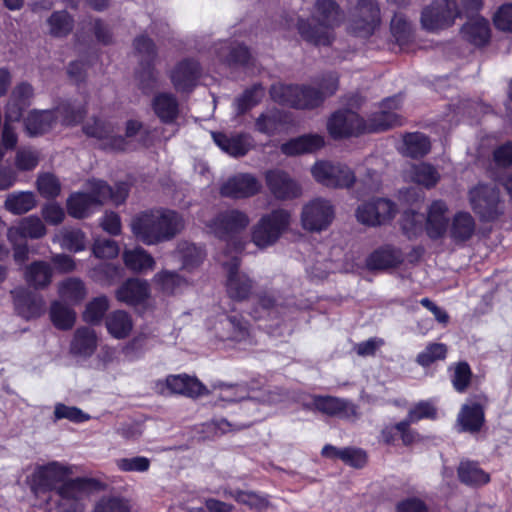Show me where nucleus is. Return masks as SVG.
Listing matches in <instances>:
<instances>
[{"label":"nucleus","mask_w":512,"mask_h":512,"mask_svg":"<svg viewBox=\"0 0 512 512\" xmlns=\"http://www.w3.org/2000/svg\"><path fill=\"white\" fill-rule=\"evenodd\" d=\"M71 470L51 462L35 469L30 479V488L36 497L53 492L46 500L52 502L58 512H83L84 500L94 487L95 481L89 478L68 480Z\"/></svg>","instance_id":"1"},{"label":"nucleus","mask_w":512,"mask_h":512,"mask_svg":"<svg viewBox=\"0 0 512 512\" xmlns=\"http://www.w3.org/2000/svg\"><path fill=\"white\" fill-rule=\"evenodd\" d=\"M134 237L151 246L170 241L184 228L182 216L170 209H152L136 215L130 223Z\"/></svg>","instance_id":"2"},{"label":"nucleus","mask_w":512,"mask_h":512,"mask_svg":"<svg viewBox=\"0 0 512 512\" xmlns=\"http://www.w3.org/2000/svg\"><path fill=\"white\" fill-rule=\"evenodd\" d=\"M342 20V11L334 0H316L311 19L298 18L296 25L306 42L315 46H328L334 40V29Z\"/></svg>","instance_id":"3"},{"label":"nucleus","mask_w":512,"mask_h":512,"mask_svg":"<svg viewBox=\"0 0 512 512\" xmlns=\"http://www.w3.org/2000/svg\"><path fill=\"white\" fill-rule=\"evenodd\" d=\"M338 89V77L330 73L323 78L320 88L306 86L273 84L270 95L273 101L296 109H312L319 106L325 97L333 95Z\"/></svg>","instance_id":"4"},{"label":"nucleus","mask_w":512,"mask_h":512,"mask_svg":"<svg viewBox=\"0 0 512 512\" xmlns=\"http://www.w3.org/2000/svg\"><path fill=\"white\" fill-rule=\"evenodd\" d=\"M86 114L84 106L63 103L55 110H33L25 119V128L29 135L43 134L53 128L56 119L61 117L64 125L71 126L79 123Z\"/></svg>","instance_id":"5"},{"label":"nucleus","mask_w":512,"mask_h":512,"mask_svg":"<svg viewBox=\"0 0 512 512\" xmlns=\"http://www.w3.org/2000/svg\"><path fill=\"white\" fill-rule=\"evenodd\" d=\"M250 224V218L244 211L230 209L217 214L208 224L210 232L221 240L233 245V252L230 255H238L244 249V242L240 234Z\"/></svg>","instance_id":"6"},{"label":"nucleus","mask_w":512,"mask_h":512,"mask_svg":"<svg viewBox=\"0 0 512 512\" xmlns=\"http://www.w3.org/2000/svg\"><path fill=\"white\" fill-rule=\"evenodd\" d=\"M291 214L285 209H275L264 214L252 227L251 241L260 249L274 245L289 228Z\"/></svg>","instance_id":"7"},{"label":"nucleus","mask_w":512,"mask_h":512,"mask_svg":"<svg viewBox=\"0 0 512 512\" xmlns=\"http://www.w3.org/2000/svg\"><path fill=\"white\" fill-rule=\"evenodd\" d=\"M468 197L472 210L481 221H494L504 212L499 190L493 186L478 184L469 190Z\"/></svg>","instance_id":"8"},{"label":"nucleus","mask_w":512,"mask_h":512,"mask_svg":"<svg viewBox=\"0 0 512 512\" xmlns=\"http://www.w3.org/2000/svg\"><path fill=\"white\" fill-rule=\"evenodd\" d=\"M89 193L76 192L67 200L68 214L74 218L81 219L87 217L92 208L101 205L107 201L110 195V186L101 180H91L88 182Z\"/></svg>","instance_id":"9"},{"label":"nucleus","mask_w":512,"mask_h":512,"mask_svg":"<svg viewBox=\"0 0 512 512\" xmlns=\"http://www.w3.org/2000/svg\"><path fill=\"white\" fill-rule=\"evenodd\" d=\"M218 260L227 271L225 286L228 296L236 301L248 299L253 290V281L248 275L238 270L240 266L238 255H230L229 251H224Z\"/></svg>","instance_id":"10"},{"label":"nucleus","mask_w":512,"mask_h":512,"mask_svg":"<svg viewBox=\"0 0 512 512\" xmlns=\"http://www.w3.org/2000/svg\"><path fill=\"white\" fill-rule=\"evenodd\" d=\"M311 173L318 183L330 188H350L356 181L354 171L340 162L317 161Z\"/></svg>","instance_id":"11"},{"label":"nucleus","mask_w":512,"mask_h":512,"mask_svg":"<svg viewBox=\"0 0 512 512\" xmlns=\"http://www.w3.org/2000/svg\"><path fill=\"white\" fill-rule=\"evenodd\" d=\"M335 217L331 202L324 198H315L306 203L301 212V225L309 232L326 230Z\"/></svg>","instance_id":"12"},{"label":"nucleus","mask_w":512,"mask_h":512,"mask_svg":"<svg viewBox=\"0 0 512 512\" xmlns=\"http://www.w3.org/2000/svg\"><path fill=\"white\" fill-rule=\"evenodd\" d=\"M380 24V9L374 0H359L349 20V31L358 37L372 35Z\"/></svg>","instance_id":"13"},{"label":"nucleus","mask_w":512,"mask_h":512,"mask_svg":"<svg viewBox=\"0 0 512 512\" xmlns=\"http://www.w3.org/2000/svg\"><path fill=\"white\" fill-rule=\"evenodd\" d=\"M86 136L95 138L99 147L104 150L124 151L127 149V141L118 135V129L110 121L92 119L83 126Z\"/></svg>","instance_id":"14"},{"label":"nucleus","mask_w":512,"mask_h":512,"mask_svg":"<svg viewBox=\"0 0 512 512\" xmlns=\"http://www.w3.org/2000/svg\"><path fill=\"white\" fill-rule=\"evenodd\" d=\"M400 105L401 101L398 96L385 99L382 102L381 110L373 113L367 121L364 120L365 133L385 131L402 125V118L396 112Z\"/></svg>","instance_id":"15"},{"label":"nucleus","mask_w":512,"mask_h":512,"mask_svg":"<svg viewBox=\"0 0 512 512\" xmlns=\"http://www.w3.org/2000/svg\"><path fill=\"white\" fill-rule=\"evenodd\" d=\"M216 336L223 341L252 345L248 322L239 315H221L215 327Z\"/></svg>","instance_id":"16"},{"label":"nucleus","mask_w":512,"mask_h":512,"mask_svg":"<svg viewBox=\"0 0 512 512\" xmlns=\"http://www.w3.org/2000/svg\"><path fill=\"white\" fill-rule=\"evenodd\" d=\"M327 129L334 139L365 133L364 119L348 109L335 112L328 120Z\"/></svg>","instance_id":"17"},{"label":"nucleus","mask_w":512,"mask_h":512,"mask_svg":"<svg viewBox=\"0 0 512 512\" xmlns=\"http://www.w3.org/2000/svg\"><path fill=\"white\" fill-rule=\"evenodd\" d=\"M265 182L270 193L279 200L294 199L302 193L300 185L280 169L268 170L265 173Z\"/></svg>","instance_id":"18"},{"label":"nucleus","mask_w":512,"mask_h":512,"mask_svg":"<svg viewBox=\"0 0 512 512\" xmlns=\"http://www.w3.org/2000/svg\"><path fill=\"white\" fill-rule=\"evenodd\" d=\"M261 182L252 174L240 173L229 178L221 187V195L234 199L252 197L260 192Z\"/></svg>","instance_id":"19"},{"label":"nucleus","mask_w":512,"mask_h":512,"mask_svg":"<svg viewBox=\"0 0 512 512\" xmlns=\"http://www.w3.org/2000/svg\"><path fill=\"white\" fill-rule=\"evenodd\" d=\"M15 311L26 320L40 317L44 312L42 296L19 287L11 291Z\"/></svg>","instance_id":"20"},{"label":"nucleus","mask_w":512,"mask_h":512,"mask_svg":"<svg viewBox=\"0 0 512 512\" xmlns=\"http://www.w3.org/2000/svg\"><path fill=\"white\" fill-rule=\"evenodd\" d=\"M312 407L322 414L349 419L357 416V406L343 398L334 396H314Z\"/></svg>","instance_id":"21"},{"label":"nucleus","mask_w":512,"mask_h":512,"mask_svg":"<svg viewBox=\"0 0 512 512\" xmlns=\"http://www.w3.org/2000/svg\"><path fill=\"white\" fill-rule=\"evenodd\" d=\"M325 146V138L318 133H309L283 143L280 150L287 156L315 153Z\"/></svg>","instance_id":"22"},{"label":"nucleus","mask_w":512,"mask_h":512,"mask_svg":"<svg viewBox=\"0 0 512 512\" xmlns=\"http://www.w3.org/2000/svg\"><path fill=\"white\" fill-rule=\"evenodd\" d=\"M200 76L199 64L194 60L180 62L171 72V81L179 92H190Z\"/></svg>","instance_id":"23"},{"label":"nucleus","mask_w":512,"mask_h":512,"mask_svg":"<svg viewBox=\"0 0 512 512\" xmlns=\"http://www.w3.org/2000/svg\"><path fill=\"white\" fill-rule=\"evenodd\" d=\"M448 207L441 200L434 201L428 208L425 230L431 239H439L445 235L448 229Z\"/></svg>","instance_id":"24"},{"label":"nucleus","mask_w":512,"mask_h":512,"mask_svg":"<svg viewBox=\"0 0 512 512\" xmlns=\"http://www.w3.org/2000/svg\"><path fill=\"white\" fill-rule=\"evenodd\" d=\"M34 92L28 83L17 85L9 98L5 107V116L8 121H19L23 115V111L31 104Z\"/></svg>","instance_id":"25"},{"label":"nucleus","mask_w":512,"mask_h":512,"mask_svg":"<svg viewBox=\"0 0 512 512\" xmlns=\"http://www.w3.org/2000/svg\"><path fill=\"white\" fill-rule=\"evenodd\" d=\"M455 17L451 9L445 6V0L434 3L422 12L421 23L428 31H436L453 24Z\"/></svg>","instance_id":"26"},{"label":"nucleus","mask_w":512,"mask_h":512,"mask_svg":"<svg viewBox=\"0 0 512 512\" xmlns=\"http://www.w3.org/2000/svg\"><path fill=\"white\" fill-rule=\"evenodd\" d=\"M212 138L222 151L233 157L246 155L252 147V138L245 133L228 136L224 133L212 132Z\"/></svg>","instance_id":"27"},{"label":"nucleus","mask_w":512,"mask_h":512,"mask_svg":"<svg viewBox=\"0 0 512 512\" xmlns=\"http://www.w3.org/2000/svg\"><path fill=\"white\" fill-rule=\"evenodd\" d=\"M484 422V409L476 402L464 404L457 416V427L460 432L477 433L481 430Z\"/></svg>","instance_id":"28"},{"label":"nucleus","mask_w":512,"mask_h":512,"mask_svg":"<svg viewBox=\"0 0 512 512\" xmlns=\"http://www.w3.org/2000/svg\"><path fill=\"white\" fill-rule=\"evenodd\" d=\"M46 227L42 220L37 216H28L22 218L17 225L8 228V241L16 239H39L46 235Z\"/></svg>","instance_id":"29"},{"label":"nucleus","mask_w":512,"mask_h":512,"mask_svg":"<svg viewBox=\"0 0 512 512\" xmlns=\"http://www.w3.org/2000/svg\"><path fill=\"white\" fill-rule=\"evenodd\" d=\"M166 386L171 393L187 397H199L207 393L206 387L195 377L186 374L170 375L166 378Z\"/></svg>","instance_id":"30"},{"label":"nucleus","mask_w":512,"mask_h":512,"mask_svg":"<svg viewBox=\"0 0 512 512\" xmlns=\"http://www.w3.org/2000/svg\"><path fill=\"white\" fill-rule=\"evenodd\" d=\"M402 261L403 254L399 249L384 245L368 256L366 266L370 270H385L398 266Z\"/></svg>","instance_id":"31"},{"label":"nucleus","mask_w":512,"mask_h":512,"mask_svg":"<svg viewBox=\"0 0 512 512\" xmlns=\"http://www.w3.org/2000/svg\"><path fill=\"white\" fill-rule=\"evenodd\" d=\"M149 285L141 279H129L116 291V298L128 305H136L145 301L149 296Z\"/></svg>","instance_id":"32"},{"label":"nucleus","mask_w":512,"mask_h":512,"mask_svg":"<svg viewBox=\"0 0 512 512\" xmlns=\"http://www.w3.org/2000/svg\"><path fill=\"white\" fill-rule=\"evenodd\" d=\"M461 483L470 487H480L490 482V475L484 471L478 462L463 460L457 468Z\"/></svg>","instance_id":"33"},{"label":"nucleus","mask_w":512,"mask_h":512,"mask_svg":"<svg viewBox=\"0 0 512 512\" xmlns=\"http://www.w3.org/2000/svg\"><path fill=\"white\" fill-rule=\"evenodd\" d=\"M287 115L283 111L272 108L262 112L255 120V130L273 136L287 124Z\"/></svg>","instance_id":"34"},{"label":"nucleus","mask_w":512,"mask_h":512,"mask_svg":"<svg viewBox=\"0 0 512 512\" xmlns=\"http://www.w3.org/2000/svg\"><path fill=\"white\" fill-rule=\"evenodd\" d=\"M154 113L163 123H173L179 114V103L171 93H159L152 101Z\"/></svg>","instance_id":"35"},{"label":"nucleus","mask_w":512,"mask_h":512,"mask_svg":"<svg viewBox=\"0 0 512 512\" xmlns=\"http://www.w3.org/2000/svg\"><path fill=\"white\" fill-rule=\"evenodd\" d=\"M214 50L219 61L228 65L246 64L250 58L248 49L234 42H220Z\"/></svg>","instance_id":"36"},{"label":"nucleus","mask_w":512,"mask_h":512,"mask_svg":"<svg viewBox=\"0 0 512 512\" xmlns=\"http://www.w3.org/2000/svg\"><path fill=\"white\" fill-rule=\"evenodd\" d=\"M97 347V337L93 329L81 327L75 331L70 351L74 355L89 357Z\"/></svg>","instance_id":"37"},{"label":"nucleus","mask_w":512,"mask_h":512,"mask_svg":"<svg viewBox=\"0 0 512 512\" xmlns=\"http://www.w3.org/2000/svg\"><path fill=\"white\" fill-rule=\"evenodd\" d=\"M476 223L469 212H458L454 215L450 226V237L456 243L469 240L475 232Z\"/></svg>","instance_id":"38"},{"label":"nucleus","mask_w":512,"mask_h":512,"mask_svg":"<svg viewBox=\"0 0 512 512\" xmlns=\"http://www.w3.org/2000/svg\"><path fill=\"white\" fill-rule=\"evenodd\" d=\"M123 260L127 268L139 273L153 270L156 264L152 255L141 247L125 250Z\"/></svg>","instance_id":"39"},{"label":"nucleus","mask_w":512,"mask_h":512,"mask_svg":"<svg viewBox=\"0 0 512 512\" xmlns=\"http://www.w3.org/2000/svg\"><path fill=\"white\" fill-rule=\"evenodd\" d=\"M373 206L375 208L377 216L373 217H364V211L360 212V217L362 218V224L367 226H377L384 224L385 222L391 220L396 215V204L389 199L385 198H377L371 200Z\"/></svg>","instance_id":"40"},{"label":"nucleus","mask_w":512,"mask_h":512,"mask_svg":"<svg viewBox=\"0 0 512 512\" xmlns=\"http://www.w3.org/2000/svg\"><path fill=\"white\" fill-rule=\"evenodd\" d=\"M52 268L45 261H35L27 266L25 271V279L27 283L36 288L47 287L52 280Z\"/></svg>","instance_id":"41"},{"label":"nucleus","mask_w":512,"mask_h":512,"mask_svg":"<svg viewBox=\"0 0 512 512\" xmlns=\"http://www.w3.org/2000/svg\"><path fill=\"white\" fill-rule=\"evenodd\" d=\"M58 293L60 298L65 302L78 304L85 299L87 289L80 278L70 277L59 283Z\"/></svg>","instance_id":"42"},{"label":"nucleus","mask_w":512,"mask_h":512,"mask_svg":"<svg viewBox=\"0 0 512 512\" xmlns=\"http://www.w3.org/2000/svg\"><path fill=\"white\" fill-rule=\"evenodd\" d=\"M462 32L468 41L477 46L486 44L490 38L489 22L483 17H476L467 22Z\"/></svg>","instance_id":"43"},{"label":"nucleus","mask_w":512,"mask_h":512,"mask_svg":"<svg viewBox=\"0 0 512 512\" xmlns=\"http://www.w3.org/2000/svg\"><path fill=\"white\" fill-rule=\"evenodd\" d=\"M106 327L111 336L116 339H124L132 331L133 322L127 312L117 310L106 318Z\"/></svg>","instance_id":"44"},{"label":"nucleus","mask_w":512,"mask_h":512,"mask_svg":"<svg viewBox=\"0 0 512 512\" xmlns=\"http://www.w3.org/2000/svg\"><path fill=\"white\" fill-rule=\"evenodd\" d=\"M430 150L429 139L422 133H408L403 137L400 152L411 158L423 157Z\"/></svg>","instance_id":"45"},{"label":"nucleus","mask_w":512,"mask_h":512,"mask_svg":"<svg viewBox=\"0 0 512 512\" xmlns=\"http://www.w3.org/2000/svg\"><path fill=\"white\" fill-rule=\"evenodd\" d=\"M36 206V199L33 192L20 191L7 196L4 207L14 215H21L29 212Z\"/></svg>","instance_id":"46"},{"label":"nucleus","mask_w":512,"mask_h":512,"mask_svg":"<svg viewBox=\"0 0 512 512\" xmlns=\"http://www.w3.org/2000/svg\"><path fill=\"white\" fill-rule=\"evenodd\" d=\"M53 242L71 252H80L86 248L85 234L79 229L64 228L53 237Z\"/></svg>","instance_id":"47"},{"label":"nucleus","mask_w":512,"mask_h":512,"mask_svg":"<svg viewBox=\"0 0 512 512\" xmlns=\"http://www.w3.org/2000/svg\"><path fill=\"white\" fill-rule=\"evenodd\" d=\"M409 175L411 179L426 188L434 187L439 179L440 174L435 167L428 163L415 164L410 168Z\"/></svg>","instance_id":"48"},{"label":"nucleus","mask_w":512,"mask_h":512,"mask_svg":"<svg viewBox=\"0 0 512 512\" xmlns=\"http://www.w3.org/2000/svg\"><path fill=\"white\" fill-rule=\"evenodd\" d=\"M154 283L166 294H174L187 286L186 279L171 271H161L154 275Z\"/></svg>","instance_id":"49"},{"label":"nucleus","mask_w":512,"mask_h":512,"mask_svg":"<svg viewBox=\"0 0 512 512\" xmlns=\"http://www.w3.org/2000/svg\"><path fill=\"white\" fill-rule=\"evenodd\" d=\"M225 496H230L238 503L248 506L251 509L264 510L268 507L269 501L266 496L254 491L225 490Z\"/></svg>","instance_id":"50"},{"label":"nucleus","mask_w":512,"mask_h":512,"mask_svg":"<svg viewBox=\"0 0 512 512\" xmlns=\"http://www.w3.org/2000/svg\"><path fill=\"white\" fill-rule=\"evenodd\" d=\"M178 252L181 255L183 268L188 270L199 266L205 257L202 248L188 242L179 243Z\"/></svg>","instance_id":"51"},{"label":"nucleus","mask_w":512,"mask_h":512,"mask_svg":"<svg viewBox=\"0 0 512 512\" xmlns=\"http://www.w3.org/2000/svg\"><path fill=\"white\" fill-rule=\"evenodd\" d=\"M264 96V89L261 85H254L243 92L235 99L234 106L238 114H243L256 106Z\"/></svg>","instance_id":"52"},{"label":"nucleus","mask_w":512,"mask_h":512,"mask_svg":"<svg viewBox=\"0 0 512 512\" xmlns=\"http://www.w3.org/2000/svg\"><path fill=\"white\" fill-rule=\"evenodd\" d=\"M50 317L59 329H70L75 322V312L58 301L52 303Z\"/></svg>","instance_id":"53"},{"label":"nucleus","mask_w":512,"mask_h":512,"mask_svg":"<svg viewBox=\"0 0 512 512\" xmlns=\"http://www.w3.org/2000/svg\"><path fill=\"white\" fill-rule=\"evenodd\" d=\"M49 32L54 37H64L73 28V20L66 11L54 12L48 19Z\"/></svg>","instance_id":"54"},{"label":"nucleus","mask_w":512,"mask_h":512,"mask_svg":"<svg viewBox=\"0 0 512 512\" xmlns=\"http://www.w3.org/2000/svg\"><path fill=\"white\" fill-rule=\"evenodd\" d=\"M447 346L443 343H430L416 357V362L422 367H428L437 360L446 358Z\"/></svg>","instance_id":"55"},{"label":"nucleus","mask_w":512,"mask_h":512,"mask_svg":"<svg viewBox=\"0 0 512 512\" xmlns=\"http://www.w3.org/2000/svg\"><path fill=\"white\" fill-rule=\"evenodd\" d=\"M90 415L75 406L56 403L54 407V421L67 419L73 423H83L90 420Z\"/></svg>","instance_id":"56"},{"label":"nucleus","mask_w":512,"mask_h":512,"mask_svg":"<svg viewBox=\"0 0 512 512\" xmlns=\"http://www.w3.org/2000/svg\"><path fill=\"white\" fill-rule=\"evenodd\" d=\"M117 469L121 472H147L151 461L145 456L124 457L115 460Z\"/></svg>","instance_id":"57"},{"label":"nucleus","mask_w":512,"mask_h":512,"mask_svg":"<svg viewBox=\"0 0 512 512\" xmlns=\"http://www.w3.org/2000/svg\"><path fill=\"white\" fill-rule=\"evenodd\" d=\"M451 375V381L454 389L463 393L467 390L470 385L472 372L467 362H459L453 368Z\"/></svg>","instance_id":"58"},{"label":"nucleus","mask_w":512,"mask_h":512,"mask_svg":"<svg viewBox=\"0 0 512 512\" xmlns=\"http://www.w3.org/2000/svg\"><path fill=\"white\" fill-rule=\"evenodd\" d=\"M109 308L106 296H99L90 301L84 312V320L89 323H99Z\"/></svg>","instance_id":"59"},{"label":"nucleus","mask_w":512,"mask_h":512,"mask_svg":"<svg viewBox=\"0 0 512 512\" xmlns=\"http://www.w3.org/2000/svg\"><path fill=\"white\" fill-rule=\"evenodd\" d=\"M445 6L451 9L455 18L478 11L482 0H445Z\"/></svg>","instance_id":"60"},{"label":"nucleus","mask_w":512,"mask_h":512,"mask_svg":"<svg viewBox=\"0 0 512 512\" xmlns=\"http://www.w3.org/2000/svg\"><path fill=\"white\" fill-rule=\"evenodd\" d=\"M39 193L45 198H55L60 193V183L58 179L49 173L40 175L37 180Z\"/></svg>","instance_id":"61"},{"label":"nucleus","mask_w":512,"mask_h":512,"mask_svg":"<svg viewBox=\"0 0 512 512\" xmlns=\"http://www.w3.org/2000/svg\"><path fill=\"white\" fill-rule=\"evenodd\" d=\"M391 32L399 44L408 42L411 34V24L401 14H395L391 20Z\"/></svg>","instance_id":"62"},{"label":"nucleus","mask_w":512,"mask_h":512,"mask_svg":"<svg viewBox=\"0 0 512 512\" xmlns=\"http://www.w3.org/2000/svg\"><path fill=\"white\" fill-rule=\"evenodd\" d=\"M423 215L413 211H405L401 218V226L405 234L411 238L422 229Z\"/></svg>","instance_id":"63"},{"label":"nucleus","mask_w":512,"mask_h":512,"mask_svg":"<svg viewBox=\"0 0 512 512\" xmlns=\"http://www.w3.org/2000/svg\"><path fill=\"white\" fill-rule=\"evenodd\" d=\"M493 21L497 29L512 32V3L502 5L495 13Z\"/></svg>","instance_id":"64"}]
</instances>
